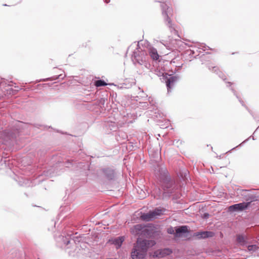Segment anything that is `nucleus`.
<instances>
[{
	"mask_svg": "<svg viewBox=\"0 0 259 259\" xmlns=\"http://www.w3.org/2000/svg\"><path fill=\"white\" fill-rule=\"evenodd\" d=\"M237 241L241 245H244L247 243L246 238L243 235H238Z\"/></svg>",
	"mask_w": 259,
	"mask_h": 259,
	"instance_id": "nucleus-14",
	"label": "nucleus"
},
{
	"mask_svg": "<svg viewBox=\"0 0 259 259\" xmlns=\"http://www.w3.org/2000/svg\"><path fill=\"white\" fill-rule=\"evenodd\" d=\"M162 13L164 19L165 24L169 27V30L171 32L177 33L174 25L172 24L170 17L172 15V10L166 4H161Z\"/></svg>",
	"mask_w": 259,
	"mask_h": 259,
	"instance_id": "nucleus-4",
	"label": "nucleus"
},
{
	"mask_svg": "<svg viewBox=\"0 0 259 259\" xmlns=\"http://www.w3.org/2000/svg\"><path fill=\"white\" fill-rule=\"evenodd\" d=\"M144 227L140 224L136 225L131 229V232L134 235H139L143 232Z\"/></svg>",
	"mask_w": 259,
	"mask_h": 259,
	"instance_id": "nucleus-10",
	"label": "nucleus"
},
{
	"mask_svg": "<svg viewBox=\"0 0 259 259\" xmlns=\"http://www.w3.org/2000/svg\"><path fill=\"white\" fill-rule=\"evenodd\" d=\"M148 101L152 106H154L156 103V102L154 101L153 99L151 97H149L148 98Z\"/></svg>",
	"mask_w": 259,
	"mask_h": 259,
	"instance_id": "nucleus-22",
	"label": "nucleus"
},
{
	"mask_svg": "<svg viewBox=\"0 0 259 259\" xmlns=\"http://www.w3.org/2000/svg\"><path fill=\"white\" fill-rule=\"evenodd\" d=\"M124 240V238L123 237H118L113 240V243L116 246L117 248H118L121 247Z\"/></svg>",
	"mask_w": 259,
	"mask_h": 259,
	"instance_id": "nucleus-13",
	"label": "nucleus"
},
{
	"mask_svg": "<svg viewBox=\"0 0 259 259\" xmlns=\"http://www.w3.org/2000/svg\"><path fill=\"white\" fill-rule=\"evenodd\" d=\"M59 239H60L62 241L63 244L65 245H67L69 243H70V236H69V235H68L67 236H66V237H64L63 236H61L59 237Z\"/></svg>",
	"mask_w": 259,
	"mask_h": 259,
	"instance_id": "nucleus-15",
	"label": "nucleus"
},
{
	"mask_svg": "<svg viewBox=\"0 0 259 259\" xmlns=\"http://www.w3.org/2000/svg\"><path fill=\"white\" fill-rule=\"evenodd\" d=\"M45 175H46L47 176H49V175H51V172H49V171H47L46 174H45Z\"/></svg>",
	"mask_w": 259,
	"mask_h": 259,
	"instance_id": "nucleus-25",
	"label": "nucleus"
},
{
	"mask_svg": "<svg viewBox=\"0 0 259 259\" xmlns=\"http://www.w3.org/2000/svg\"><path fill=\"white\" fill-rule=\"evenodd\" d=\"M110 0H105V2L107 4L109 3L110 2Z\"/></svg>",
	"mask_w": 259,
	"mask_h": 259,
	"instance_id": "nucleus-26",
	"label": "nucleus"
},
{
	"mask_svg": "<svg viewBox=\"0 0 259 259\" xmlns=\"http://www.w3.org/2000/svg\"><path fill=\"white\" fill-rule=\"evenodd\" d=\"M107 85L106 83L102 80H98L95 82V85L97 87H102Z\"/></svg>",
	"mask_w": 259,
	"mask_h": 259,
	"instance_id": "nucleus-17",
	"label": "nucleus"
},
{
	"mask_svg": "<svg viewBox=\"0 0 259 259\" xmlns=\"http://www.w3.org/2000/svg\"><path fill=\"white\" fill-rule=\"evenodd\" d=\"M159 179L163 189L162 195L161 191L159 189H155L153 190L154 197L157 199L169 197L173 192L171 188L173 183L168 175L167 169L165 167H161L159 170Z\"/></svg>",
	"mask_w": 259,
	"mask_h": 259,
	"instance_id": "nucleus-2",
	"label": "nucleus"
},
{
	"mask_svg": "<svg viewBox=\"0 0 259 259\" xmlns=\"http://www.w3.org/2000/svg\"><path fill=\"white\" fill-rule=\"evenodd\" d=\"M213 235V233L210 231H205V232H202L200 233H198L196 234V236L199 238H206L208 237H212Z\"/></svg>",
	"mask_w": 259,
	"mask_h": 259,
	"instance_id": "nucleus-12",
	"label": "nucleus"
},
{
	"mask_svg": "<svg viewBox=\"0 0 259 259\" xmlns=\"http://www.w3.org/2000/svg\"><path fill=\"white\" fill-rule=\"evenodd\" d=\"M133 47L136 48V50L133 52L132 56L134 63L144 65L146 68L152 71L153 67L150 63L148 53L153 60L157 61L159 58V55L157 50L150 46L143 49L140 46L139 42L138 44L134 42L128 49Z\"/></svg>",
	"mask_w": 259,
	"mask_h": 259,
	"instance_id": "nucleus-1",
	"label": "nucleus"
},
{
	"mask_svg": "<svg viewBox=\"0 0 259 259\" xmlns=\"http://www.w3.org/2000/svg\"><path fill=\"white\" fill-rule=\"evenodd\" d=\"M155 243L154 240L138 238L131 253L132 259H143L147 249L154 246Z\"/></svg>",
	"mask_w": 259,
	"mask_h": 259,
	"instance_id": "nucleus-3",
	"label": "nucleus"
},
{
	"mask_svg": "<svg viewBox=\"0 0 259 259\" xmlns=\"http://www.w3.org/2000/svg\"><path fill=\"white\" fill-rule=\"evenodd\" d=\"M102 171L105 177L108 180H112L114 177V172L113 169L110 168L103 169Z\"/></svg>",
	"mask_w": 259,
	"mask_h": 259,
	"instance_id": "nucleus-9",
	"label": "nucleus"
},
{
	"mask_svg": "<svg viewBox=\"0 0 259 259\" xmlns=\"http://www.w3.org/2000/svg\"><path fill=\"white\" fill-rule=\"evenodd\" d=\"M7 85H8V87L12 86V85L10 83H8L7 80H3L2 79L0 81V88H4L5 87H6Z\"/></svg>",
	"mask_w": 259,
	"mask_h": 259,
	"instance_id": "nucleus-16",
	"label": "nucleus"
},
{
	"mask_svg": "<svg viewBox=\"0 0 259 259\" xmlns=\"http://www.w3.org/2000/svg\"><path fill=\"white\" fill-rule=\"evenodd\" d=\"M164 211V209L156 208L152 211H150L148 213H144L141 216V218L142 220L146 222L152 221L155 219H157L163 214Z\"/></svg>",
	"mask_w": 259,
	"mask_h": 259,
	"instance_id": "nucleus-5",
	"label": "nucleus"
},
{
	"mask_svg": "<svg viewBox=\"0 0 259 259\" xmlns=\"http://www.w3.org/2000/svg\"><path fill=\"white\" fill-rule=\"evenodd\" d=\"M132 121H127L128 123L132 122Z\"/></svg>",
	"mask_w": 259,
	"mask_h": 259,
	"instance_id": "nucleus-30",
	"label": "nucleus"
},
{
	"mask_svg": "<svg viewBox=\"0 0 259 259\" xmlns=\"http://www.w3.org/2000/svg\"><path fill=\"white\" fill-rule=\"evenodd\" d=\"M171 252L172 251L169 248L158 249L154 252V256L157 257H163L166 255H169Z\"/></svg>",
	"mask_w": 259,
	"mask_h": 259,
	"instance_id": "nucleus-8",
	"label": "nucleus"
},
{
	"mask_svg": "<svg viewBox=\"0 0 259 259\" xmlns=\"http://www.w3.org/2000/svg\"><path fill=\"white\" fill-rule=\"evenodd\" d=\"M213 69H215L214 71H217V68H216V67H213Z\"/></svg>",
	"mask_w": 259,
	"mask_h": 259,
	"instance_id": "nucleus-28",
	"label": "nucleus"
},
{
	"mask_svg": "<svg viewBox=\"0 0 259 259\" xmlns=\"http://www.w3.org/2000/svg\"><path fill=\"white\" fill-rule=\"evenodd\" d=\"M179 77L177 76H169V77L166 79V84L168 92L170 91V89L174 87Z\"/></svg>",
	"mask_w": 259,
	"mask_h": 259,
	"instance_id": "nucleus-7",
	"label": "nucleus"
},
{
	"mask_svg": "<svg viewBox=\"0 0 259 259\" xmlns=\"http://www.w3.org/2000/svg\"><path fill=\"white\" fill-rule=\"evenodd\" d=\"M208 215H209V214L208 213H205L204 214V218H208Z\"/></svg>",
	"mask_w": 259,
	"mask_h": 259,
	"instance_id": "nucleus-24",
	"label": "nucleus"
},
{
	"mask_svg": "<svg viewBox=\"0 0 259 259\" xmlns=\"http://www.w3.org/2000/svg\"><path fill=\"white\" fill-rule=\"evenodd\" d=\"M63 78L64 77H62V74H60L58 76H53L52 77H50V78H45V79H42V81H47V80H56L59 78Z\"/></svg>",
	"mask_w": 259,
	"mask_h": 259,
	"instance_id": "nucleus-19",
	"label": "nucleus"
},
{
	"mask_svg": "<svg viewBox=\"0 0 259 259\" xmlns=\"http://www.w3.org/2000/svg\"><path fill=\"white\" fill-rule=\"evenodd\" d=\"M188 232V228L186 226L176 227V236H180L181 234Z\"/></svg>",
	"mask_w": 259,
	"mask_h": 259,
	"instance_id": "nucleus-11",
	"label": "nucleus"
},
{
	"mask_svg": "<svg viewBox=\"0 0 259 259\" xmlns=\"http://www.w3.org/2000/svg\"><path fill=\"white\" fill-rule=\"evenodd\" d=\"M239 101H240V102L241 103L242 105V106H244L243 102L242 101H241L240 100H239Z\"/></svg>",
	"mask_w": 259,
	"mask_h": 259,
	"instance_id": "nucleus-27",
	"label": "nucleus"
},
{
	"mask_svg": "<svg viewBox=\"0 0 259 259\" xmlns=\"http://www.w3.org/2000/svg\"><path fill=\"white\" fill-rule=\"evenodd\" d=\"M141 104H142L141 106H142L143 107H145V108H147L148 105L147 102H143V103H142Z\"/></svg>",
	"mask_w": 259,
	"mask_h": 259,
	"instance_id": "nucleus-23",
	"label": "nucleus"
},
{
	"mask_svg": "<svg viewBox=\"0 0 259 259\" xmlns=\"http://www.w3.org/2000/svg\"><path fill=\"white\" fill-rule=\"evenodd\" d=\"M168 233L170 234H175L176 235V228H174L172 227H170L167 229Z\"/></svg>",
	"mask_w": 259,
	"mask_h": 259,
	"instance_id": "nucleus-20",
	"label": "nucleus"
},
{
	"mask_svg": "<svg viewBox=\"0 0 259 259\" xmlns=\"http://www.w3.org/2000/svg\"><path fill=\"white\" fill-rule=\"evenodd\" d=\"M172 63H175V61L174 60H172L171 61V63L172 64Z\"/></svg>",
	"mask_w": 259,
	"mask_h": 259,
	"instance_id": "nucleus-29",
	"label": "nucleus"
},
{
	"mask_svg": "<svg viewBox=\"0 0 259 259\" xmlns=\"http://www.w3.org/2000/svg\"><path fill=\"white\" fill-rule=\"evenodd\" d=\"M258 248V247L256 245H250L247 246L248 250L249 251H255Z\"/></svg>",
	"mask_w": 259,
	"mask_h": 259,
	"instance_id": "nucleus-18",
	"label": "nucleus"
},
{
	"mask_svg": "<svg viewBox=\"0 0 259 259\" xmlns=\"http://www.w3.org/2000/svg\"><path fill=\"white\" fill-rule=\"evenodd\" d=\"M199 49H201L203 50L204 51L207 50L209 49V47L206 46L205 45L202 44L199 45Z\"/></svg>",
	"mask_w": 259,
	"mask_h": 259,
	"instance_id": "nucleus-21",
	"label": "nucleus"
},
{
	"mask_svg": "<svg viewBox=\"0 0 259 259\" xmlns=\"http://www.w3.org/2000/svg\"><path fill=\"white\" fill-rule=\"evenodd\" d=\"M250 202H242L238 204H235L230 206L228 208V210L230 212L241 211L246 209Z\"/></svg>",
	"mask_w": 259,
	"mask_h": 259,
	"instance_id": "nucleus-6",
	"label": "nucleus"
}]
</instances>
